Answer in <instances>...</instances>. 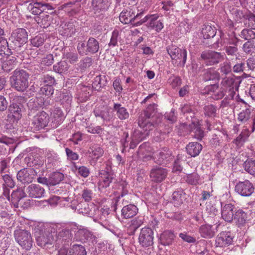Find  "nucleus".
Masks as SVG:
<instances>
[{
    "instance_id": "e2e57ef3",
    "label": "nucleus",
    "mask_w": 255,
    "mask_h": 255,
    "mask_svg": "<svg viewBox=\"0 0 255 255\" xmlns=\"http://www.w3.org/2000/svg\"><path fill=\"white\" fill-rule=\"evenodd\" d=\"M41 82L46 84V85H50L51 86L56 84L54 77L49 74L44 75L41 78Z\"/></svg>"
},
{
    "instance_id": "13d9d810",
    "label": "nucleus",
    "mask_w": 255,
    "mask_h": 255,
    "mask_svg": "<svg viewBox=\"0 0 255 255\" xmlns=\"http://www.w3.org/2000/svg\"><path fill=\"white\" fill-rule=\"evenodd\" d=\"M200 177L196 173L187 174L186 176V181L191 185H197L199 183Z\"/></svg>"
},
{
    "instance_id": "9d476101",
    "label": "nucleus",
    "mask_w": 255,
    "mask_h": 255,
    "mask_svg": "<svg viewBox=\"0 0 255 255\" xmlns=\"http://www.w3.org/2000/svg\"><path fill=\"white\" fill-rule=\"evenodd\" d=\"M49 122V117L45 112H38L34 116L31 123V128L34 131L43 129L47 126Z\"/></svg>"
},
{
    "instance_id": "7ed1b4c3",
    "label": "nucleus",
    "mask_w": 255,
    "mask_h": 255,
    "mask_svg": "<svg viewBox=\"0 0 255 255\" xmlns=\"http://www.w3.org/2000/svg\"><path fill=\"white\" fill-rule=\"evenodd\" d=\"M100 48L99 42L93 37H90L87 41H79L77 46V51L81 56L95 54L99 51Z\"/></svg>"
},
{
    "instance_id": "58836bf2",
    "label": "nucleus",
    "mask_w": 255,
    "mask_h": 255,
    "mask_svg": "<svg viewBox=\"0 0 255 255\" xmlns=\"http://www.w3.org/2000/svg\"><path fill=\"white\" fill-rule=\"evenodd\" d=\"M53 68L55 72L61 74L68 71L69 66L67 61L65 60H61L54 65Z\"/></svg>"
},
{
    "instance_id": "7c9ffc66",
    "label": "nucleus",
    "mask_w": 255,
    "mask_h": 255,
    "mask_svg": "<svg viewBox=\"0 0 255 255\" xmlns=\"http://www.w3.org/2000/svg\"><path fill=\"white\" fill-rule=\"evenodd\" d=\"M113 110L116 112L117 117L121 120L127 119L129 117V113L127 109L122 107L120 104L115 103Z\"/></svg>"
},
{
    "instance_id": "1a4fd4ad",
    "label": "nucleus",
    "mask_w": 255,
    "mask_h": 255,
    "mask_svg": "<svg viewBox=\"0 0 255 255\" xmlns=\"http://www.w3.org/2000/svg\"><path fill=\"white\" fill-rule=\"evenodd\" d=\"M24 5L26 6L27 10L31 12L34 15L42 14L43 12H47L48 10H52L53 8L51 5L48 3L42 2H34L29 3L28 1L24 2Z\"/></svg>"
},
{
    "instance_id": "bb28decb",
    "label": "nucleus",
    "mask_w": 255,
    "mask_h": 255,
    "mask_svg": "<svg viewBox=\"0 0 255 255\" xmlns=\"http://www.w3.org/2000/svg\"><path fill=\"white\" fill-rule=\"evenodd\" d=\"M142 129L140 130L138 129H135L131 135V138H132L134 141L140 142L143 140L147 136L149 135V131L151 129H146V127H139Z\"/></svg>"
},
{
    "instance_id": "8fccbe9b",
    "label": "nucleus",
    "mask_w": 255,
    "mask_h": 255,
    "mask_svg": "<svg viewBox=\"0 0 255 255\" xmlns=\"http://www.w3.org/2000/svg\"><path fill=\"white\" fill-rule=\"evenodd\" d=\"M1 177L3 181L2 186L9 187V188H13L15 186V182L10 175L4 174L1 175Z\"/></svg>"
},
{
    "instance_id": "423d86ee",
    "label": "nucleus",
    "mask_w": 255,
    "mask_h": 255,
    "mask_svg": "<svg viewBox=\"0 0 255 255\" xmlns=\"http://www.w3.org/2000/svg\"><path fill=\"white\" fill-rule=\"evenodd\" d=\"M223 59L224 55L221 52L210 50L203 51L200 57V60H203L207 66L218 64Z\"/></svg>"
},
{
    "instance_id": "de8ad7c7",
    "label": "nucleus",
    "mask_w": 255,
    "mask_h": 255,
    "mask_svg": "<svg viewBox=\"0 0 255 255\" xmlns=\"http://www.w3.org/2000/svg\"><path fill=\"white\" fill-rule=\"evenodd\" d=\"M240 36L248 41H254L255 39V32L250 28H245L241 31Z\"/></svg>"
},
{
    "instance_id": "473e14b6",
    "label": "nucleus",
    "mask_w": 255,
    "mask_h": 255,
    "mask_svg": "<svg viewBox=\"0 0 255 255\" xmlns=\"http://www.w3.org/2000/svg\"><path fill=\"white\" fill-rule=\"evenodd\" d=\"M233 220L238 227L245 225L247 220V215L244 211L239 209L235 212V215Z\"/></svg>"
},
{
    "instance_id": "a211bd4d",
    "label": "nucleus",
    "mask_w": 255,
    "mask_h": 255,
    "mask_svg": "<svg viewBox=\"0 0 255 255\" xmlns=\"http://www.w3.org/2000/svg\"><path fill=\"white\" fill-rule=\"evenodd\" d=\"M153 159L154 162L157 164H166L172 159V152L167 148L164 149L162 151L154 153Z\"/></svg>"
},
{
    "instance_id": "603ef678",
    "label": "nucleus",
    "mask_w": 255,
    "mask_h": 255,
    "mask_svg": "<svg viewBox=\"0 0 255 255\" xmlns=\"http://www.w3.org/2000/svg\"><path fill=\"white\" fill-rule=\"evenodd\" d=\"M232 67L230 62L225 61L220 66L219 70L222 75H228L231 73Z\"/></svg>"
},
{
    "instance_id": "72a5a7b5",
    "label": "nucleus",
    "mask_w": 255,
    "mask_h": 255,
    "mask_svg": "<svg viewBox=\"0 0 255 255\" xmlns=\"http://www.w3.org/2000/svg\"><path fill=\"white\" fill-rule=\"evenodd\" d=\"M203 218L205 222L207 223L206 224H209L212 226L216 225V229L220 226V224H218L219 217L213 213H208L207 215L205 214Z\"/></svg>"
},
{
    "instance_id": "79ce46f5",
    "label": "nucleus",
    "mask_w": 255,
    "mask_h": 255,
    "mask_svg": "<svg viewBox=\"0 0 255 255\" xmlns=\"http://www.w3.org/2000/svg\"><path fill=\"white\" fill-rule=\"evenodd\" d=\"M16 64V58L13 57H9L2 63V68L4 71L9 72L14 68Z\"/></svg>"
},
{
    "instance_id": "49530a36",
    "label": "nucleus",
    "mask_w": 255,
    "mask_h": 255,
    "mask_svg": "<svg viewBox=\"0 0 255 255\" xmlns=\"http://www.w3.org/2000/svg\"><path fill=\"white\" fill-rule=\"evenodd\" d=\"M243 167L250 174L255 176V160L248 159L244 162Z\"/></svg>"
},
{
    "instance_id": "a19ab883",
    "label": "nucleus",
    "mask_w": 255,
    "mask_h": 255,
    "mask_svg": "<svg viewBox=\"0 0 255 255\" xmlns=\"http://www.w3.org/2000/svg\"><path fill=\"white\" fill-rule=\"evenodd\" d=\"M216 29L209 25H204L202 30V34L204 39L214 38L216 35Z\"/></svg>"
},
{
    "instance_id": "39448f33",
    "label": "nucleus",
    "mask_w": 255,
    "mask_h": 255,
    "mask_svg": "<svg viewBox=\"0 0 255 255\" xmlns=\"http://www.w3.org/2000/svg\"><path fill=\"white\" fill-rule=\"evenodd\" d=\"M14 235L16 241L23 249L29 250L31 248L33 241L31 234L28 231L16 230L14 231Z\"/></svg>"
},
{
    "instance_id": "6e6552de",
    "label": "nucleus",
    "mask_w": 255,
    "mask_h": 255,
    "mask_svg": "<svg viewBox=\"0 0 255 255\" xmlns=\"http://www.w3.org/2000/svg\"><path fill=\"white\" fill-rule=\"evenodd\" d=\"M239 40L237 38H230L228 40L227 43L225 44V42L221 44L224 46L223 50L225 51V55L227 60H232L237 58L238 55V48L237 47Z\"/></svg>"
},
{
    "instance_id": "ea45409f",
    "label": "nucleus",
    "mask_w": 255,
    "mask_h": 255,
    "mask_svg": "<svg viewBox=\"0 0 255 255\" xmlns=\"http://www.w3.org/2000/svg\"><path fill=\"white\" fill-rule=\"evenodd\" d=\"M185 193L182 189L174 191L172 194V202L175 205H180L183 203Z\"/></svg>"
},
{
    "instance_id": "052dcab7",
    "label": "nucleus",
    "mask_w": 255,
    "mask_h": 255,
    "mask_svg": "<svg viewBox=\"0 0 255 255\" xmlns=\"http://www.w3.org/2000/svg\"><path fill=\"white\" fill-rule=\"evenodd\" d=\"M53 118L56 125L60 124L63 120V115L62 111L59 109H55L53 112Z\"/></svg>"
},
{
    "instance_id": "69168bd1",
    "label": "nucleus",
    "mask_w": 255,
    "mask_h": 255,
    "mask_svg": "<svg viewBox=\"0 0 255 255\" xmlns=\"http://www.w3.org/2000/svg\"><path fill=\"white\" fill-rule=\"evenodd\" d=\"M247 24L251 29L255 30V15L250 13L247 15Z\"/></svg>"
},
{
    "instance_id": "4be33fe9",
    "label": "nucleus",
    "mask_w": 255,
    "mask_h": 255,
    "mask_svg": "<svg viewBox=\"0 0 255 255\" xmlns=\"http://www.w3.org/2000/svg\"><path fill=\"white\" fill-rule=\"evenodd\" d=\"M233 238L230 235V232L221 233L216 239V245L217 247H223L232 244Z\"/></svg>"
},
{
    "instance_id": "680f3d73",
    "label": "nucleus",
    "mask_w": 255,
    "mask_h": 255,
    "mask_svg": "<svg viewBox=\"0 0 255 255\" xmlns=\"http://www.w3.org/2000/svg\"><path fill=\"white\" fill-rule=\"evenodd\" d=\"M92 63L93 60L92 58L87 56L80 61L79 67L81 69L84 70L90 67Z\"/></svg>"
},
{
    "instance_id": "dca6fc26",
    "label": "nucleus",
    "mask_w": 255,
    "mask_h": 255,
    "mask_svg": "<svg viewBox=\"0 0 255 255\" xmlns=\"http://www.w3.org/2000/svg\"><path fill=\"white\" fill-rule=\"evenodd\" d=\"M99 174L101 179L98 183V188L102 190L110 186V183L115 180V177L114 174L109 171V168H107V170H101Z\"/></svg>"
},
{
    "instance_id": "5fc2aeb1",
    "label": "nucleus",
    "mask_w": 255,
    "mask_h": 255,
    "mask_svg": "<svg viewBox=\"0 0 255 255\" xmlns=\"http://www.w3.org/2000/svg\"><path fill=\"white\" fill-rule=\"evenodd\" d=\"M223 86H225L226 89H235L237 85L235 78L233 77H225L223 79Z\"/></svg>"
},
{
    "instance_id": "9b49d317",
    "label": "nucleus",
    "mask_w": 255,
    "mask_h": 255,
    "mask_svg": "<svg viewBox=\"0 0 255 255\" xmlns=\"http://www.w3.org/2000/svg\"><path fill=\"white\" fill-rule=\"evenodd\" d=\"M34 236L38 246L44 247L46 245H51L54 241V235L49 231L37 229Z\"/></svg>"
},
{
    "instance_id": "a878e982",
    "label": "nucleus",
    "mask_w": 255,
    "mask_h": 255,
    "mask_svg": "<svg viewBox=\"0 0 255 255\" xmlns=\"http://www.w3.org/2000/svg\"><path fill=\"white\" fill-rule=\"evenodd\" d=\"M138 212V208L133 204H129L124 206L122 210V215L125 219L134 216Z\"/></svg>"
},
{
    "instance_id": "aec40b11",
    "label": "nucleus",
    "mask_w": 255,
    "mask_h": 255,
    "mask_svg": "<svg viewBox=\"0 0 255 255\" xmlns=\"http://www.w3.org/2000/svg\"><path fill=\"white\" fill-rule=\"evenodd\" d=\"M26 192L28 193L29 197L39 198L43 196L44 189L39 185L32 184L27 187Z\"/></svg>"
},
{
    "instance_id": "0e129e2a",
    "label": "nucleus",
    "mask_w": 255,
    "mask_h": 255,
    "mask_svg": "<svg viewBox=\"0 0 255 255\" xmlns=\"http://www.w3.org/2000/svg\"><path fill=\"white\" fill-rule=\"evenodd\" d=\"M165 118L171 123L173 124L175 123L177 121V118L175 113L174 109H171L169 112H166L165 114Z\"/></svg>"
},
{
    "instance_id": "f3484780",
    "label": "nucleus",
    "mask_w": 255,
    "mask_h": 255,
    "mask_svg": "<svg viewBox=\"0 0 255 255\" xmlns=\"http://www.w3.org/2000/svg\"><path fill=\"white\" fill-rule=\"evenodd\" d=\"M168 175L166 169L156 166L153 168L150 172L151 180L155 183H160L165 179Z\"/></svg>"
},
{
    "instance_id": "412c9836",
    "label": "nucleus",
    "mask_w": 255,
    "mask_h": 255,
    "mask_svg": "<svg viewBox=\"0 0 255 255\" xmlns=\"http://www.w3.org/2000/svg\"><path fill=\"white\" fill-rule=\"evenodd\" d=\"M23 109V106L18 105L17 103H12L8 107V111L9 114L8 117H12L14 120L17 121L21 117V112Z\"/></svg>"
},
{
    "instance_id": "ddd939ff",
    "label": "nucleus",
    "mask_w": 255,
    "mask_h": 255,
    "mask_svg": "<svg viewBox=\"0 0 255 255\" xmlns=\"http://www.w3.org/2000/svg\"><path fill=\"white\" fill-rule=\"evenodd\" d=\"M36 171L31 168H23L17 173L16 178L18 181L22 184H29L35 178Z\"/></svg>"
},
{
    "instance_id": "37998d69",
    "label": "nucleus",
    "mask_w": 255,
    "mask_h": 255,
    "mask_svg": "<svg viewBox=\"0 0 255 255\" xmlns=\"http://www.w3.org/2000/svg\"><path fill=\"white\" fill-rule=\"evenodd\" d=\"M7 40L3 37L0 39V54L9 55L13 53Z\"/></svg>"
},
{
    "instance_id": "f257e3e1",
    "label": "nucleus",
    "mask_w": 255,
    "mask_h": 255,
    "mask_svg": "<svg viewBox=\"0 0 255 255\" xmlns=\"http://www.w3.org/2000/svg\"><path fill=\"white\" fill-rule=\"evenodd\" d=\"M157 105L156 104H150L148 106L138 118L139 127H146V129H152L157 126L158 122L155 121L156 118L155 117L157 112Z\"/></svg>"
},
{
    "instance_id": "c756f323",
    "label": "nucleus",
    "mask_w": 255,
    "mask_h": 255,
    "mask_svg": "<svg viewBox=\"0 0 255 255\" xmlns=\"http://www.w3.org/2000/svg\"><path fill=\"white\" fill-rule=\"evenodd\" d=\"M220 78V73L213 68L207 69L203 75L205 81H212L216 83L219 81Z\"/></svg>"
},
{
    "instance_id": "6e6d98bb",
    "label": "nucleus",
    "mask_w": 255,
    "mask_h": 255,
    "mask_svg": "<svg viewBox=\"0 0 255 255\" xmlns=\"http://www.w3.org/2000/svg\"><path fill=\"white\" fill-rule=\"evenodd\" d=\"M204 114L209 117H214L216 115L217 107L213 105H208L204 108Z\"/></svg>"
},
{
    "instance_id": "b1692460",
    "label": "nucleus",
    "mask_w": 255,
    "mask_h": 255,
    "mask_svg": "<svg viewBox=\"0 0 255 255\" xmlns=\"http://www.w3.org/2000/svg\"><path fill=\"white\" fill-rule=\"evenodd\" d=\"M42 100V97L33 98L29 100L27 104L29 109V116H33L35 111L41 108Z\"/></svg>"
},
{
    "instance_id": "5701e85b",
    "label": "nucleus",
    "mask_w": 255,
    "mask_h": 255,
    "mask_svg": "<svg viewBox=\"0 0 255 255\" xmlns=\"http://www.w3.org/2000/svg\"><path fill=\"white\" fill-rule=\"evenodd\" d=\"M234 205L232 204H225L222 210V217L226 222H231L234 219L235 215Z\"/></svg>"
},
{
    "instance_id": "c85d7f7f",
    "label": "nucleus",
    "mask_w": 255,
    "mask_h": 255,
    "mask_svg": "<svg viewBox=\"0 0 255 255\" xmlns=\"http://www.w3.org/2000/svg\"><path fill=\"white\" fill-rule=\"evenodd\" d=\"M190 126L191 129L194 131V137L201 140L204 136V132L201 129L198 120L196 119L191 120V124Z\"/></svg>"
},
{
    "instance_id": "bf43d9fd",
    "label": "nucleus",
    "mask_w": 255,
    "mask_h": 255,
    "mask_svg": "<svg viewBox=\"0 0 255 255\" xmlns=\"http://www.w3.org/2000/svg\"><path fill=\"white\" fill-rule=\"evenodd\" d=\"M54 92V88L50 85H45L41 87L39 93L40 94L45 95L48 97L53 95Z\"/></svg>"
},
{
    "instance_id": "a18cd8bd",
    "label": "nucleus",
    "mask_w": 255,
    "mask_h": 255,
    "mask_svg": "<svg viewBox=\"0 0 255 255\" xmlns=\"http://www.w3.org/2000/svg\"><path fill=\"white\" fill-rule=\"evenodd\" d=\"M250 133L248 129H246L242 131L238 136L234 140V143L238 146H242L247 140Z\"/></svg>"
},
{
    "instance_id": "f03ea898",
    "label": "nucleus",
    "mask_w": 255,
    "mask_h": 255,
    "mask_svg": "<svg viewBox=\"0 0 255 255\" xmlns=\"http://www.w3.org/2000/svg\"><path fill=\"white\" fill-rule=\"evenodd\" d=\"M29 74L23 70H15L10 77L11 87L14 90L23 92L28 87Z\"/></svg>"
},
{
    "instance_id": "4d7b16f0",
    "label": "nucleus",
    "mask_w": 255,
    "mask_h": 255,
    "mask_svg": "<svg viewBox=\"0 0 255 255\" xmlns=\"http://www.w3.org/2000/svg\"><path fill=\"white\" fill-rule=\"evenodd\" d=\"M243 51L247 54H252L255 53V43L254 41H249L246 42L243 46Z\"/></svg>"
},
{
    "instance_id": "20e7f679",
    "label": "nucleus",
    "mask_w": 255,
    "mask_h": 255,
    "mask_svg": "<svg viewBox=\"0 0 255 255\" xmlns=\"http://www.w3.org/2000/svg\"><path fill=\"white\" fill-rule=\"evenodd\" d=\"M27 36V33L25 29L18 28L15 30L9 38V40L11 41L10 47L12 50L18 52L20 48L26 42Z\"/></svg>"
},
{
    "instance_id": "cd10ccee",
    "label": "nucleus",
    "mask_w": 255,
    "mask_h": 255,
    "mask_svg": "<svg viewBox=\"0 0 255 255\" xmlns=\"http://www.w3.org/2000/svg\"><path fill=\"white\" fill-rule=\"evenodd\" d=\"M175 236L171 231H165L160 235V241L161 245L166 246L171 245Z\"/></svg>"
},
{
    "instance_id": "2eb2a0df",
    "label": "nucleus",
    "mask_w": 255,
    "mask_h": 255,
    "mask_svg": "<svg viewBox=\"0 0 255 255\" xmlns=\"http://www.w3.org/2000/svg\"><path fill=\"white\" fill-rule=\"evenodd\" d=\"M107 4L108 0H92L91 7L94 16L102 19Z\"/></svg>"
},
{
    "instance_id": "338daca9",
    "label": "nucleus",
    "mask_w": 255,
    "mask_h": 255,
    "mask_svg": "<svg viewBox=\"0 0 255 255\" xmlns=\"http://www.w3.org/2000/svg\"><path fill=\"white\" fill-rule=\"evenodd\" d=\"M11 196L12 198H16V200L18 202H20L22 199V198L26 197V195L22 190L19 189L12 192Z\"/></svg>"
},
{
    "instance_id": "c9c22d12",
    "label": "nucleus",
    "mask_w": 255,
    "mask_h": 255,
    "mask_svg": "<svg viewBox=\"0 0 255 255\" xmlns=\"http://www.w3.org/2000/svg\"><path fill=\"white\" fill-rule=\"evenodd\" d=\"M48 11H47V12H43L36 19V21H37L38 23H41V26H42L44 28L48 27L50 25L52 19V16L48 14Z\"/></svg>"
},
{
    "instance_id": "393cba45",
    "label": "nucleus",
    "mask_w": 255,
    "mask_h": 255,
    "mask_svg": "<svg viewBox=\"0 0 255 255\" xmlns=\"http://www.w3.org/2000/svg\"><path fill=\"white\" fill-rule=\"evenodd\" d=\"M186 149L190 155L195 157L200 153L202 149V146L197 142H192L187 145Z\"/></svg>"
},
{
    "instance_id": "3c124183",
    "label": "nucleus",
    "mask_w": 255,
    "mask_h": 255,
    "mask_svg": "<svg viewBox=\"0 0 255 255\" xmlns=\"http://www.w3.org/2000/svg\"><path fill=\"white\" fill-rule=\"evenodd\" d=\"M251 115V110L247 108L239 114L238 120L242 123L245 124L250 119Z\"/></svg>"
},
{
    "instance_id": "774afa93",
    "label": "nucleus",
    "mask_w": 255,
    "mask_h": 255,
    "mask_svg": "<svg viewBox=\"0 0 255 255\" xmlns=\"http://www.w3.org/2000/svg\"><path fill=\"white\" fill-rule=\"evenodd\" d=\"M54 62V57L52 54H49L44 56L41 61V63L45 66H50Z\"/></svg>"
},
{
    "instance_id": "4c0bfd02",
    "label": "nucleus",
    "mask_w": 255,
    "mask_h": 255,
    "mask_svg": "<svg viewBox=\"0 0 255 255\" xmlns=\"http://www.w3.org/2000/svg\"><path fill=\"white\" fill-rule=\"evenodd\" d=\"M107 80L105 76L99 75L94 79V81L92 84V88L95 90L100 91L101 89L106 86Z\"/></svg>"
},
{
    "instance_id": "09e8293b",
    "label": "nucleus",
    "mask_w": 255,
    "mask_h": 255,
    "mask_svg": "<svg viewBox=\"0 0 255 255\" xmlns=\"http://www.w3.org/2000/svg\"><path fill=\"white\" fill-rule=\"evenodd\" d=\"M46 39L44 34H39L30 39L31 44L36 48L42 46Z\"/></svg>"
},
{
    "instance_id": "e433bc0d",
    "label": "nucleus",
    "mask_w": 255,
    "mask_h": 255,
    "mask_svg": "<svg viewBox=\"0 0 255 255\" xmlns=\"http://www.w3.org/2000/svg\"><path fill=\"white\" fill-rule=\"evenodd\" d=\"M85 248L79 244H74L71 246L68 251V255H86Z\"/></svg>"
},
{
    "instance_id": "0eeeda50",
    "label": "nucleus",
    "mask_w": 255,
    "mask_h": 255,
    "mask_svg": "<svg viewBox=\"0 0 255 255\" xmlns=\"http://www.w3.org/2000/svg\"><path fill=\"white\" fill-rule=\"evenodd\" d=\"M166 50L172 60L179 62V64L181 66H184L187 59V51L185 49H181L171 45L168 46Z\"/></svg>"
},
{
    "instance_id": "864d4df0",
    "label": "nucleus",
    "mask_w": 255,
    "mask_h": 255,
    "mask_svg": "<svg viewBox=\"0 0 255 255\" xmlns=\"http://www.w3.org/2000/svg\"><path fill=\"white\" fill-rule=\"evenodd\" d=\"M88 151L96 158H99L104 153L103 149L97 145H93L90 146Z\"/></svg>"
},
{
    "instance_id": "f8f14e48",
    "label": "nucleus",
    "mask_w": 255,
    "mask_h": 255,
    "mask_svg": "<svg viewBox=\"0 0 255 255\" xmlns=\"http://www.w3.org/2000/svg\"><path fill=\"white\" fill-rule=\"evenodd\" d=\"M144 11L137 13L135 15L133 10L131 8L124 9L120 13L119 19L121 22L124 24H131L133 25L135 20L142 17Z\"/></svg>"
},
{
    "instance_id": "4468645a",
    "label": "nucleus",
    "mask_w": 255,
    "mask_h": 255,
    "mask_svg": "<svg viewBox=\"0 0 255 255\" xmlns=\"http://www.w3.org/2000/svg\"><path fill=\"white\" fill-rule=\"evenodd\" d=\"M153 231L150 228H143L138 237L139 244L143 247H148L153 244Z\"/></svg>"
},
{
    "instance_id": "c03bdc74",
    "label": "nucleus",
    "mask_w": 255,
    "mask_h": 255,
    "mask_svg": "<svg viewBox=\"0 0 255 255\" xmlns=\"http://www.w3.org/2000/svg\"><path fill=\"white\" fill-rule=\"evenodd\" d=\"M64 175L59 172H53L49 176L50 186H54L59 183L64 179Z\"/></svg>"
},
{
    "instance_id": "2f4dec72",
    "label": "nucleus",
    "mask_w": 255,
    "mask_h": 255,
    "mask_svg": "<svg viewBox=\"0 0 255 255\" xmlns=\"http://www.w3.org/2000/svg\"><path fill=\"white\" fill-rule=\"evenodd\" d=\"M212 226L209 224L202 225L199 228L201 236L204 238H211L215 235V231Z\"/></svg>"
},
{
    "instance_id": "f704fd0d",
    "label": "nucleus",
    "mask_w": 255,
    "mask_h": 255,
    "mask_svg": "<svg viewBox=\"0 0 255 255\" xmlns=\"http://www.w3.org/2000/svg\"><path fill=\"white\" fill-rule=\"evenodd\" d=\"M57 239L68 242L71 241L72 239L71 229L66 227L60 229L57 234Z\"/></svg>"
},
{
    "instance_id": "6ab92c4d",
    "label": "nucleus",
    "mask_w": 255,
    "mask_h": 255,
    "mask_svg": "<svg viewBox=\"0 0 255 255\" xmlns=\"http://www.w3.org/2000/svg\"><path fill=\"white\" fill-rule=\"evenodd\" d=\"M75 238L77 241L85 244L89 241H93L95 239V236L87 229L82 228L77 231L75 234Z\"/></svg>"
}]
</instances>
